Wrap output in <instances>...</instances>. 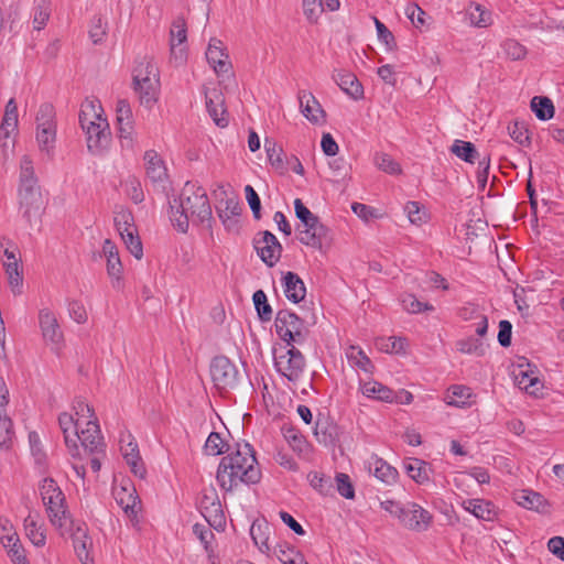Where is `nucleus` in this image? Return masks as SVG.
Instances as JSON below:
<instances>
[{
	"mask_svg": "<svg viewBox=\"0 0 564 564\" xmlns=\"http://www.w3.org/2000/svg\"><path fill=\"white\" fill-rule=\"evenodd\" d=\"M513 376L516 384L531 395H536L543 388V382L530 364L527 365V368L519 365L513 371Z\"/></svg>",
	"mask_w": 564,
	"mask_h": 564,
	"instance_id": "20",
	"label": "nucleus"
},
{
	"mask_svg": "<svg viewBox=\"0 0 564 564\" xmlns=\"http://www.w3.org/2000/svg\"><path fill=\"white\" fill-rule=\"evenodd\" d=\"M531 109L540 120H550L554 116V106L550 98L535 96L531 100Z\"/></svg>",
	"mask_w": 564,
	"mask_h": 564,
	"instance_id": "46",
	"label": "nucleus"
},
{
	"mask_svg": "<svg viewBox=\"0 0 564 564\" xmlns=\"http://www.w3.org/2000/svg\"><path fill=\"white\" fill-rule=\"evenodd\" d=\"M207 111L219 128L228 126L229 120L225 108V99L220 90L214 88L205 93Z\"/></svg>",
	"mask_w": 564,
	"mask_h": 564,
	"instance_id": "18",
	"label": "nucleus"
},
{
	"mask_svg": "<svg viewBox=\"0 0 564 564\" xmlns=\"http://www.w3.org/2000/svg\"><path fill=\"white\" fill-rule=\"evenodd\" d=\"M474 397L471 389L466 386H452L445 394L444 401L449 406L468 408L473 404Z\"/></svg>",
	"mask_w": 564,
	"mask_h": 564,
	"instance_id": "33",
	"label": "nucleus"
},
{
	"mask_svg": "<svg viewBox=\"0 0 564 564\" xmlns=\"http://www.w3.org/2000/svg\"><path fill=\"white\" fill-rule=\"evenodd\" d=\"M51 15L50 3L47 0H37L33 14V28L37 31L42 30Z\"/></svg>",
	"mask_w": 564,
	"mask_h": 564,
	"instance_id": "54",
	"label": "nucleus"
},
{
	"mask_svg": "<svg viewBox=\"0 0 564 564\" xmlns=\"http://www.w3.org/2000/svg\"><path fill=\"white\" fill-rule=\"evenodd\" d=\"M368 470L377 479L388 485L393 484L398 477L397 469L379 457H371L368 462Z\"/></svg>",
	"mask_w": 564,
	"mask_h": 564,
	"instance_id": "32",
	"label": "nucleus"
},
{
	"mask_svg": "<svg viewBox=\"0 0 564 564\" xmlns=\"http://www.w3.org/2000/svg\"><path fill=\"white\" fill-rule=\"evenodd\" d=\"M187 25L183 17L173 20L170 29L171 56L178 63L186 59Z\"/></svg>",
	"mask_w": 564,
	"mask_h": 564,
	"instance_id": "14",
	"label": "nucleus"
},
{
	"mask_svg": "<svg viewBox=\"0 0 564 564\" xmlns=\"http://www.w3.org/2000/svg\"><path fill=\"white\" fill-rule=\"evenodd\" d=\"M333 79L352 99L358 100L364 97L362 85L352 73L338 70L333 74Z\"/></svg>",
	"mask_w": 564,
	"mask_h": 564,
	"instance_id": "23",
	"label": "nucleus"
},
{
	"mask_svg": "<svg viewBox=\"0 0 564 564\" xmlns=\"http://www.w3.org/2000/svg\"><path fill=\"white\" fill-rule=\"evenodd\" d=\"M516 502L529 510H534L540 513L549 512V503L545 498L539 492L523 489L514 494Z\"/></svg>",
	"mask_w": 564,
	"mask_h": 564,
	"instance_id": "25",
	"label": "nucleus"
},
{
	"mask_svg": "<svg viewBox=\"0 0 564 564\" xmlns=\"http://www.w3.org/2000/svg\"><path fill=\"white\" fill-rule=\"evenodd\" d=\"M302 7L305 18L311 23L317 22L324 11V3L322 0H303Z\"/></svg>",
	"mask_w": 564,
	"mask_h": 564,
	"instance_id": "59",
	"label": "nucleus"
},
{
	"mask_svg": "<svg viewBox=\"0 0 564 564\" xmlns=\"http://www.w3.org/2000/svg\"><path fill=\"white\" fill-rule=\"evenodd\" d=\"M405 473L416 484L423 485L430 481L432 468L430 464L419 458H410L404 463Z\"/></svg>",
	"mask_w": 564,
	"mask_h": 564,
	"instance_id": "36",
	"label": "nucleus"
},
{
	"mask_svg": "<svg viewBox=\"0 0 564 564\" xmlns=\"http://www.w3.org/2000/svg\"><path fill=\"white\" fill-rule=\"evenodd\" d=\"M501 50L505 56L511 61L523 59L527 55V48L514 39H507L501 43Z\"/></svg>",
	"mask_w": 564,
	"mask_h": 564,
	"instance_id": "50",
	"label": "nucleus"
},
{
	"mask_svg": "<svg viewBox=\"0 0 564 564\" xmlns=\"http://www.w3.org/2000/svg\"><path fill=\"white\" fill-rule=\"evenodd\" d=\"M113 220L119 235L121 232L133 231L137 229L133 216L127 209L121 208L120 210L116 212Z\"/></svg>",
	"mask_w": 564,
	"mask_h": 564,
	"instance_id": "56",
	"label": "nucleus"
},
{
	"mask_svg": "<svg viewBox=\"0 0 564 564\" xmlns=\"http://www.w3.org/2000/svg\"><path fill=\"white\" fill-rule=\"evenodd\" d=\"M144 161L147 175L153 183H159L166 180V166L163 160L154 150H148L144 153Z\"/></svg>",
	"mask_w": 564,
	"mask_h": 564,
	"instance_id": "29",
	"label": "nucleus"
},
{
	"mask_svg": "<svg viewBox=\"0 0 564 564\" xmlns=\"http://www.w3.org/2000/svg\"><path fill=\"white\" fill-rule=\"evenodd\" d=\"M58 424L64 435L65 445L73 458L84 459L91 456L90 467L97 473L101 467V459L105 457V442L99 424L89 422L80 435H77L74 420L67 412L58 416Z\"/></svg>",
	"mask_w": 564,
	"mask_h": 564,
	"instance_id": "1",
	"label": "nucleus"
},
{
	"mask_svg": "<svg viewBox=\"0 0 564 564\" xmlns=\"http://www.w3.org/2000/svg\"><path fill=\"white\" fill-rule=\"evenodd\" d=\"M359 389L365 397L377 401L389 403L392 398V389L376 380L360 381Z\"/></svg>",
	"mask_w": 564,
	"mask_h": 564,
	"instance_id": "34",
	"label": "nucleus"
},
{
	"mask_svg": "<svg viewBox=\"0 0 564 564\" xmlns=\"http://www.w3.org/2000/svg\"><path fill=\"white\" fill-rule=\"evenodd\" d=\"M373 21L378 33V39L387 46L388 51H393L397 47L393 34L377 18H373Z\"/></svg>",
	"mask_w": 564,
	"mask_h": 564,
	"instance_id": "62",
	"label": "nucleus"
},
{
	"mask_svg": "<svg viewBox=\"0 0 564 564\" xmlns=\"http://www.w3.org/2000/svg\"><path fill=\"white\" fill-rule=\"evenodd\" d=\"M159 77L158 66L152 59L143 57L133 69V82L152 80V77Z\"/></svg>",
	"mask_w": 564,
	"mask_h": 564,
	"instance_id": "42",
	"label": "nucleus"
},
{
	"mask_svg": "<svg viewBox=\"0 0 564 564\" xmlns=\"http://www.w3.org/2000/svg\"><path fill=\"white\" fill-rule=\"evenodd\" d=\"M274 326L276 334L285 341L286 346L302 344L307 336L304 322L288 310H280L276 313Z\"/></svg>",
	"mask_w": 564,
	"mask_h": 564,
	"instance_id": "9",
	"label": "nucleus"
},
{
	"mask_svg": "<svg viewBox=\"0 0 564 564\" xmlns=\"http://www.w3.org/2000/svg\"><path fill=\"white\" fill-rule=\"evenodd\" d=\"M113 496L117 503L122 508L123 512L131 521L132 525L138 527L140 522V500L135 488L129 484L121 485L113 489Z\"/></svg>",
	"mask_w": 564,
	"mask_h": 564,
	"instance_id": "13",
	"label": "nucleus"
},
{
	"mask_svg": "<svg viewBox=\"0 0 564 564\" xmlns=\"http://www.w3.org/2000/svg\"><path fill=\"white\" fill-rule=\"evenodd\" d=\"M254 453L249 444H238L234 453L223 457L217 470L219 486L230 491L239 484H256L260 480Z\"/></svg>",
	"mask_w": 564,
	"mask_h": 564,
	"instance_id": "3",
	"label": "nucleus"
},
{
	"mask_svg": "<svg viewBox=\"0 0 564 564\" xmlns=\"http://www.w3.org/2000/svg\"><path fill=\"white\" fill-rule=\"evenodd\" d=\"M100 105L95 100H86L82 105L79 122L87 135L88 150L98 154L109 142V126L99 112Z\"/></svg>",
	"mask_w": 564,
	"mask_h": 564,
	"instance_id": "5",
	"label": "nucleus"
},
{
	"mask_svg": "<svg viewBox=\"0 0 564 564\" xmlns=\"http://www.w3.org/2000/svg\"><path fill=\"white\" fill-rule=\"evenodd\" d=\"M405 15L416 29L425 25V12L416 3L406 6Z\"/></svg>",
	"mask_w": 564,
	"mask_h": 564,
	"instance_id": "64",
	"label": "nucleus"
},
{
	"mask_svg": "<svg viewBox=\"0 0 564 564\" xmlns=\"http://www.w3.org/2000/svg\"><path fill=\"white\" fill-rule=\"evenodd\" d=\"M36 185H39V178L35 174L34 162L29 154H24L20 159L18 187Z\"/></svg>",
	"mask_w": 564,
	"mask_h": 564,
	"instance_id": "38",
	"label": "nucleus"
},
{
	"mask_svg": "<svg viewBox=\"0 0 564 564\" xmlns=\"http://www.w3.org/2000/svg\"><path fill=\"white\" fill-rule=\"evenodd\" d=\"M254 248L261 260L269 267H273L280 259L282 246L270 231H263L260 238L254 239Z\"/></svg>",
	"mask_w": 564,
	"mask_h": 564,
	"instance_id": "15",
	"label": "nucleus"
},
{
	"mask_svg": "<svg viewBox=\"0 0 564 564\" xmlns=\"http://www.w3.org/2000/svg\"><path fill=\"white\" fill-rule=\"evenodd\" d=\"M432 520V514L415 502H408L404 505L399 518V521L403 527L416 532L426 531L430 528Z\"/></svg>",
	"mask_w": 564,
	"mask_h": 564,
	"instance_id": "12",
	"label": "nucleus"
},
{
	"mask_svg": "<svg viewBox=\"0 0 564 564\" xmlns=\"http://www.w3.org/2000/svg\"><path fill=\"white\" fill-rule=\"evenodd\" d=\"M14 431L12 421L6 414V409H0V448L9 449L12 445Z\"/></svg>",
	"mask_w": 564,
	"mask_h": 564,
	"instance_id": "47",
	"label": "nucleus"
},
{
	"mask_svg": "<svg viewBox=\"0 0 564 564\" xmlns=\"http://www.w3.org/2000/svg\"><path fill=\"white\" fill-rule=\"evenodd\" d=\"M18 128V107L17 102L13 98H11L4 109V116L0 127L1 138L4 139L2 147H9V139L12 133L17 131Z\"/></svg>",
	"mask_w": 564,
	"mask_h": 564,
	"instance_id": "26",
	"label": "nucleus"
},
{
	"mask_svg": "<svg viewBox=\"0 0 564 564\" xmlns=\"http://www.w3.org/2000/svg\"><path fill=\"white\" fill-rule=\"evenodd\" d=\"M120 237L129 252L138 260L143 256V247L138 230L121 232Z\"/></svg>",
	"mask_w": 564,
	"mask_h": 564,
	"instance_id": "49",
	"label": "nucleus"
},
{
	"mask_svg": "<svg viewBox=\"0 0 564 564\" xmlns=\"http://www.w3.org/2000/svg\"><path fill=\"white\" fill-rule=\"evenodd\" d=\"M451 151L460 160L474 164L476 161L481 160L479 153L471 142L455 140L451 147Z\"/></svg>",
	"mask_w": 564,
	"mask_h": 564,
	"instance_id": "40",
	"label": "nucleus"
},
{
	"mask_svg": "<svg viewBox=\"0 0 564 564\" xmlns=\"http://www.w3.org/2000/svg\"><path fill=\"white\" fill-rule=\"evenodd\" d=\"M120 444L121 453L126 463L130 466L131 471L139 478H143L145 476V468L139 454L138 444L133 441L131 435L121 437Z\"/></svg>",
	"mask_w": 564,
	"mask_h": 564,
	"instance_id": "21",
	"label": "nucleus"
},
{
	"mask_svg": "<svg viewBox=\"0 0 564 564\" xmlns=\"http://www.w3.org/2000/svg\"><path fill=\"white\" fill-rule=\"evenodd\" d=\"M457 350L462 354L484 356L487 345L484 339L469 336L456 343Z\"/></svg>",
	"mask_w": 564,
	"mask_h": 564,
	"instance_id": "45",
	"label": "nucleus"
},
{
	"mask_svg": "<svg viewBox=\"0 0 564 564\" xmlns=\"http://www.w3.org/2000/svg\"><path fill=\"white\" fill-rule=\"evenodd\" d=\"M276 371L292 383H297L305 371L306 362L302 352L294 345L274 351Z\"/></svg>",
	"mask_w": 564,
	"mask_h": 564,
	"instance_id": "7",
	"label": "nucleus"
},
{
	"mask_svg": "<svg viewBox=\"0 0 564 564\" xmlns=\"http://www.w3.org/2000/svg\"><path fill=\"white\" fill-rule=\"evenodd\" d=\"M171 221L181 232L193 224H207L210 227L212 206L206 191L197 183L186 182L177 198L170 203Z\"/></svg>",
	"mask_w": 564,
	"mask_h": 564,
	"instance_id": "2",
	"label": "nucleus"
},
{
	"mask_svg": "<svg viewBox=\"0 0 564 564\" xmlns=\"http://www.w3.org/2000/svg\"><path fill=\"white\" fill-rule=\"evenodd\" d=\"M107 34V22L101 17H94L89 28V37L94 44H100Z\"/></svg>",
	"mask_w": 564,
	"mask_h": 564,
	"instance_id": "58",
	"label": "nucleus"
},
{
	"mask_svg": "<svg viewBox=\"0 0 564 564\" xmlns=\"http://www.w3.org/2000/svg\"><path fill=\"white\" fill-rule=\"evenodd\" d=\"M35 140L41 153L52 158L56 143L55 111L52 105H41L36 115Z\"/></svg>",
	"mask_w": 564,
	"mask_h": 564,
	"instance_id": "6",
	"label": "nucleus"
},
{
	"mask_svg": "<svg viewBox=\"0 0 564 564\" xmlns=\"http://www.w3.org/2000/svg\"><path fill=\"white\" fill-rule=\"evenodd\" d=\"M18 206L22 218L30 227L41 221L45 200L40 185L18 187Z\"/></svg>",
	"mask_w": 564,
	"mask_h": 564,
	"instance_id": "8",
	"label": "nucleus"
},
{
	"mask_svg": "<svg viewBox=\"0 0 564 564\" xmlns=\"http://www.w3.org/2000/svg\"><path fill=\"white\" fill-rule=\"evenodd\" d=\"M327 231V227L319 221L318 217H315L302 224V228H299L297 238L301 243L321 250Z\"/></svg>",
	"mask_w": 564,
	"mask_h": 564,
	"instance_id": "16",
	"label": "nucleus"
},
{
	"mask_svg": "<svg viewBox=\"0 0 564 564\" xmlns=\"http://www.w3.org/2000/svg\"><path fill=\"white\" fill-rule=\"evenodd\" d=\"M375 165L391 175H397L401 173V167L398 162H395L389 154L387 153H378L373 159Z\"/></svg>",
	"mask_w": 564,
	"mask_h": 564,
	"instance_id": "55",
	"label": "nucleus"
},
{
	"mask_svg": "<svg viewBox=\"0 0 564 564\" xmlns=\"http://www.w3.org/2000/svg\"><path fill=\"white\" fill-rule=\"evenodd\" d=\"M241 205L236 197H228L221 202V206L217 208L219 218L239 217L241 215Z\"/></svg>",
	"mask_w": 564,
	"mask_h": 564,
	"instance_id": "60",
	"label": "nucleus"
},
{
	"mask_svg": "<svg viewBox=\"0 0 564 564\" xmlns=\"http://www.w3.org/2000/svg\"><path fill=\"white\" fill-rule=\"evenodd\" d=\"M66 534H70L73 539L74 550L82 564H93V560L89 557L88 549L91 545L90 539L87 536L86 529L77 527L73 529L70 524V531Z\"/></svg>",
	"mask_w": 564,
	"mask_h": 564,
	"instance_id": "27",
	"label": "nucleus"
},
{
	"mask_svg": "<svg viewBox=\"0 0 564 564\" xmlns=\"http://www.w3.org/2000/svg\"><path fill=\"white\" fill-rule=\"evenodd\" d=\"M39 326L45 344L48 345L53 351L58 352L62 349L64 336L58 321L51 310H40Z\"/></svg>",
	"mask_w": 564,
	"mask_h": 564,
	"instance_id": "11",
	"label": "nucleus"
},
{
	"mask_svg": "<svg viewBox=\"0 0 564 564\" xmlns=\"http://www.w3.org/2000/svg\"><path fill=\"white\" fill-rule=\"evenodd\" d=\"M401 304L404 311L410 314H419L425 311H434L433 305L419 301L413 294H403L401 296Z\"/></svg>",
	"mask_w": 564,
	"mask_h": 564,
	"instance_id": "52",
	"label": "nucleus"
},
{
	"mask_svg": "<svg viewBox=\"0 0 564 564\" xmlns=\"http://www.w3.org/2000/svg\"><path fill=\"white\" fill-rule=\"evenodd\" d=\"M273 553L282 564H307L303 555L286 543H278Z\"/></svg>",
	"mask_w": 564,
	"mask_h": 564,
	"instance_id": "39",
	"label": "nucleus"
},
{
	"mask_svg": "<svg viewBox=\"0 0 564 564\" xmlns=\"http://www.w3.org/2000/svg\"><path fill=\"white\" fill-rule=\"evenodd\" d=\"M73 410L75 412L76 417H74L72 414H70V416L74 420L77 435H80L82 430H85L89 422H94L95 424H98L94 409L89 404H87L84 400H82V399L76 400L74 402ZM67 414L69 415V413H67Z\"/></svg>",
	"mask_w": 564,
	"mask_h": 564,
	"instance_id": "31",
	"label": "nucleus"
},
{
	"mask_svg": "<svg viewBox=\"0 0 564 564\" xmlns=\"http://www.w3.org/2000/svg\"><path fill=\"white\" fill-rule=\"evenodd\" d=\"M314 436L318 443L325 446L332 445L336 436L335 427L326 420H317L314 429Z\"/></svg>",
	"mask_w": 564,
	"mask_h": 564,
	"instance_id": "48",
	"label": "nucleus"
},
{
	"mask_svg": "<svg viewBox=\"0 0 564 564\" xmlns=\"http://www.w3.org/2000/svg\"><path fill=\"white\" fill-rule=\"evenodd\" d=\"M284 438L291 448L299 455L307 456L311 452L310 444L305 437L295 429L290 427L284 431Z\"/></svg>",
	"mask_w": 564,
	"mask_h": 564,
	"instance_id": "44",
	"label": "nucleus"
},
{
	"mask_svg": "<svg viewBox=\"0 0 564 564\" xmlns=\"http://www.w3.org/2000/svg\"><path fill=\"white\" fill-rule=\"evenodd\" d=\"M40 495L51 524L61 535L70 531L72 518L65 495L53 478H44L40 485Z\"/></svg>",
	"mask_w": 564,
	"mask_h": 564,
	"instance_id": "4",
	"label": "nucleus"
},
{
	"mask_svg": "<svg viewBox=\"0 0 564 564\" xmlns=\"http://www.w3.org/2000/svg\"><path fill=\"white\" fill-rule=\"evenodd\" d=\"M299 99L301 111L307 120L312 123H319L324 120L325 112L313 94L303 91L300 94Z\"/></svg>",
	"mask_w": 564,
	"mask_h": 564,
	"instance_id": "28",
	"label": "nucleus"
},
{
	"mask_svg": "<svg viewBox=\"0 0 564 564\" xmlns=\"http://www.w3.org/2000/svg\"><path fill=\"white\" fill-rule=\"evenodd\" d=\"M470 23L478 28H486L492 23L491 13L480 4H474L469 9Z\"/></svg>",
	"mask_w": 564,
	"mask_h": 564,
	"instance_id": "53",
	"label": "nucleus"
},
{
	"mask_svg": "<svg viewBox=\"0 0 564 564\" xmlns=\"http://www.w3.org/2000/svg\"><path fill=\"white\" fill-rule=\"evenodd\" d=\"M26 536L35 546H43L46 542L43 524L37 523L34 517L28 516L24 520Z\"/></svg>",
	"mask_w": 564,
	"mask_h": 564,
	"instance_id": "41",
	"label": "nucleus"
},
{
	"mask_svg": "<svg viewBox=\"0 0 564 564\" xmlns=\"http://www.w3.org/2000/svg\"><path fill=\"white\" fill-rule=\"evenodd\" d=\"M3 267L10 290L14 295L21 294L23 288V276L20 264L18 262H4Z\"/></svg>",
	"mask_w": 564,
	"mask_h": 564,
	"instance_id": "43",
	"label": "nucleus"
},
{
	"mask_svg": "<svg viewBox=\"0 0 564 564\" xmlns=\"http://www.w3.org/2000/svg\"><path fill=\"white\" fill-rule=\"evenodd\" d=\"M133 88L139 97L140 104L151 108L156 101L160 90V78L152 77V80L133 82Z\"/></svg>",
	"mask_w": 564,
	"mask_h": 564,
	"instance_id": "24",
	"label": "nucleus"
},
{
	"mask_svg": "<svg viewBox=\"0 0 564 564\" xmlns=\"http://www.w3.org/2000/svg\"><path fill=\"white\" fill-rule=\"evenodd\" d=\"M345 354L349 365L352 368L364 371L368 375L373 372V364L360 347L351 345L346 349Z\"/></svg>",
	"mask_w": 564,
	"mask_h": 564,
	"instance_id": "37",
	"label": "nucleus"
},
{
	"mask_svg": "<svg viewBox=\"0 0 564 564\" xmlns=\"http://www.w3.org/2000/svg\"><path fill=\"white\" fill-rule=\"evenodd\" d=\"M118 133L122 149L132 151L135 144L134 123L118 124Z\"/></svg>",
	"mask_w": 564,
	"mask_h": 564,
	"instance_id": "57",
	"label": "nucleus"
},
{
	"mask_svg": "<svg viewBox=\"0 0 564 564\" xmlns=\"http://www.w3.org/2000/svg\"><path fill=\"white\" fill-rule=\"evenodd\" d=\"M206 58L217 75L230 73L231 63L229 61L228 54L226 53V47L220 40L216 37L209 40V44L206 51Z\"/></svg>",
	"mask_w": 564,
	"mask_h": 564,
	"instance_id": "17",
	"label": "nucleus"
},
{
	"mask_svg": "<svg viewBox=\"0 0 564 564\" xmlns=\"http://www.w3.org/2000/svg\"><path fill=\"white\" fill-rule=\"evenodd\" d=\"M117 124L134 123L133 112L126 99H119L116 105Z\"/></svg>",
	"mask_w": 564,
	"mask_h": 564,
	"instance_id": "61",
	"label": "nucleus"
},
{
	"mask_svg": "<svg viewBox=\"0 0 564 564\" xmlns=\"http://www.w3.org/2000/svg\"><path fill=\"white\" fill-rule=\"evenodd\" d=\"M258 316L262 322H269L272 318V308L268 303L267 295L262 290H258L252 296Z\"/></svg>",
	"mask_w": 564,
	"mask_h": 564,
	"instance_id": "51",
	"label": "nucleus"
},
{
	"mask_svg": "<svg viewBox=\"0 0 564 564\" xmlns=\"http://www.w3.org/2000/svg\"><path fill=\"white\" fill-rule=\"evenodd\" d=\"M282 286L284 295L289 301L296 304L305 299V284L296 273L291 271L286 272L282 279Z\"/></svg>",
	"mask_w": 564,
	"mask_h": 564,
	"instance_id": "22",
	"label": "nucleus"
},
{
	"mask_svg": "<svg viewBox=\"0 0 564 564\" xmlns=\"http://www.w3.org/2000/svg\"><path fill=\"white\" fill-rule=\"evenodd\" d=\"M335 480L340 496L346 499H352L355 497V490L348 475L343 473L337 474Z\"/></svg>",
	"mask_w": 564,
	"mask_h": 564,
	"instance_id": "63",
	"label": "nucleus"
},
{
	"mask_svg": "<svg viewBox=\"0 0 564 564\" xmlns=\"http://www.w3.org/2000/svg\"><path fill=\"white\" fill-rule=\"evenodd\" d=\"M463 508L474 514L477 519L492 521L496 517L494 506L482 499H467L462 503Z\"/></svg>",
	"mask_w": 564,
	"mask_h": 564,
	"instance_id": "35",
	"label": "nucleus"
},
{
	"mask_svg": "<svg viewBox=\"0 0 564 564\" xmlns=\"http://www.w3.org/2000/svg\"><path fill=\"white\" fill-rule=\"evenodd\" d=\"M210 376L215 387L220 391H228L238 384V369L225 356L213 359L210 365Z\"/></svg>",
	"mask_w": 564,
	"mask_h": 564,
	"instance_id": "10",
	"label": "nucleus"
},
{
	"mask_svg": "<svg viewBox=\"0 0 564 564\" xmlns=\"http://www.w3.org/2000/svg\"><path fill=\"white\" fill-rule=\"evenodd\" d=\"M102 253L106 258L107 273L111 279L112 286L117 288L120 283L123 272L118 248L111 240L106 239L102 246Z\"/></svg>",
	"mask_w": 564,
	"mask_h": 564,
	"instance_id": "19",
	"label": "nucleus"
},
{
	"mask_svg": "<svg viewBox=\"0 0 564 564\" xmlns=\"http://www.w3.org/2000/svg\"><path fill=\"white\" fill-rule=\"evenodd\" d=\"M271 531V525L264 519L253 521L250 528V535L254 544L265 554H269L272 549L270 544Z\"/></svg>",
	"mask_w": 564,
	"mask_h": 564,
	"instance_id": "30",
	"label": "nucleus"
}]
</instances>
